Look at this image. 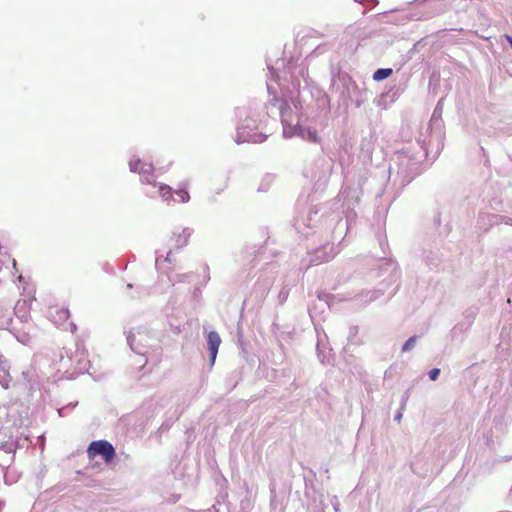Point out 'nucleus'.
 <instances>
[{
  "label": "nucleus",
  "instance_id": "12",
  "mask_svg": "<svg viewBox=\"0 0 512 512\" xmlns=\"http://www.w3.org/2000/svg\"><path fill=\"white\" fill-rule=\"evenodd\" d=\"M308 140L312 141L314 143H318L320 141V139H319V137L317 135V132L315 130L308 132Z\"/></svg>",
  "mask_w": 512,
  "mask_h": 512
},
{
  "label": "nucleus",
  "instance_id": "13",
  "mask_svg": "<svg viewBox=\"0 0 512 512\" xmlns=\"http://www.w3.org/2000/svg\"><path fill=\"white\" fill-rule=\"evenodd\" d=\"M440 374V369L438 368H433L430 372H429V377L432 381H435L438 376Z\"/></svg>",
  "mask_w": 512,
  "mask_h": 512
},
{
  "label": "nucleus",
  "instance_id": "9",
  "mask_svg": "<svg viewBox=\"0 0 512 512\" xmlns=\"http://www.w3.org/2000/svg\"><path fill=\"white\" fill-rule=\"evenodd\" d=\"M416 339H417V337H416V336H412V337H410V338L405 342V344L403 345V347H402V351H403V352H407V351L411 350V349L415 346Z\"/></svg>",
  "mask_w": 512,
  "mask_h": 512
},
{
  "label": "nucleus",
  "instance_id": "2",
  "mask_svg": "<svg viewBox=\"0 0 512 512\" xmlns=\"http://www.w3.org/2000/svg\"><path fill=\"white\" fill-rule=\"evenodd\" d=\"M191 234L192 233L189 228H177L173 232V235L171 237V249L169 250L165 258L167 262H172V255L174 252H178L188 245Z\"/></svg>",
  "mask_w": 512,
  "mask_h": 512
},
{
  "label": "nucleus",
  "instance_id": "16",
  "mask_svg": "<svg viewBox=\"0 0 512 512\" xmlns=\"http://www.w3.org/2000/svg\"><path fill=\"white\" fill-rule=\"evenodd\" d=\"M146 195H148V196L152 197V196L154 195V193H152V192H146Z\"/></svg>",
  "mask_w": 512,
  "mask_h": 512
},
{
  "label": "nucleus",
  "instance_id": "4",
  "mask_svg": "<svg viewBox=\"0 0 512 512\" xmlns=\"http://www.w3.org/2000/svg\"><path fill=\"white\" fill-rule=\"evenodd\" d=\"M207 344L209 350L210 364L214 365L219 346L221 344V338L219 334L215 331H210L207 335Z\"/></svg>",
  "mask_w": 512,
  "mask_h": 512
},
{
  "label": "nucleus",
  "instance_id": "1",
  "mask_svg": "<svg viewBox=\"0 0 512 512\" xmlns=\"http://www.w3.org/2000/svg\"><path fill=\"white\" fill-rule=\"evenodd\" d=\"M86 452L89 460L100 456L105 464H111L116 458L115 448L107 440L92 441Z\"/></svg>",
  "mask_w": 512,
  "mask_h": 512
},
{
  "label": "nucleus",
  "instance_id": "11",
  "mask_svg": "<svg viewBox=\"0 0 512 512\" xmlns=\"http://www.w3.org/2000/svg\"><path fill=\"white\" fill-rule=\"evenodd\" d=\"M28 306V301L26 299H20L16 302L15 310L18 313L21 310H25Z\"/></svg>",
  "mask_w": 512,
  "mask_h": 512
},
{
  "label": "nucleus",
  "instance_id": "3",
  "mask_svg": "<svg viewBox=\"0 0 512 512\" xmlns=\"http://www.w3.org/2000/svg\"><path fill=\"white\" fill-rule=\"evenodd\" d=\"M129 168L132 172L139 173L142 176V182L156 186L154 179V167L149 162H144L139 158H132L129 161Z\"/></svg>",
  "mask_w": 512,
  "mask_h": 512
},
{
  "label": "nucleus",
  "instance_id": "10",
  "mask_svg": "<svg viewBox=\"0 0 512 512\" xmlns=\"http://www.w3.org/2000/svg\"><path fill=\"white\" fill-rule=\"evenodd\" d=\"M176 195L179 198V201L185 203L189 200V193L185 189H179L176 191Z\"/></svg>",
  "mask_w": 512,
  "mask_h": 512
},
{
  "label": "nucleus",
  "instance_id": "15",
  "mask_svg": "<svg viewBox=\"0 0 512 512\" xmlns=\"http://www.w3.org/2000/svg\"><path fill=\"white\" fill-rule=\"evenodd\" d=\"M506 39L508 40L509 44L511 45L512 47V37L509 36V35H505Z\"/></svg>",
  "mask_w": 512,
  "mask_h": 512
},
{
  "label": "nucleus",
  "instance_id": "6",
  "mask_svg": "<svg viewBox=\"0 0 512 512\" xmlns=\"http://www.w3.org/2000/svg\"><path fill=\"white\" fill-rule=\"evenodd\" d=\"M391 74H392L391 68H381L374 72L373 79L375 81H382V80L388 78L389 76H391Z\"/></svg>",
  "mask_w": 512,
  "mask_h": 512
},
{
  "label": "nucleus",
  "instance_id": "8",
  "mask_svg": "<svg viewBox=\"0 0 512 512\" xmlns=\"http://www.w3.org/2000/svg\"><path fill=\"white\" fill-rule=\"evenodd\" d=\"M154 188H158L157 192L159 193V195L165 199V200H169L171 197H172V192H171V188L167 185H163V184H157L156 183V186L153 185Z\"/></svg>",
  "mask_w": 512,
  "mask_h": 512
},
{
  "label": "nucleus",
  "instance_id": "17",
  "mask_svg": "<svg viewBox=\"0 0 512 512\" xmlns=\"http://www.w3.org/2000/svg\"><path fill=\"white\" fill-rule=\"evenodd\" d=\"M10 319H11V317H10V313H8V315H7V319H6V322H8Z\"/></svg>",
  "mask_w": 512,
  "mask_h": 512
},
{
  "label": "nucleus",
  "instance_id": "5",
  "mask_svg": "<svg viewBox=\"0 0 512 512\" xmlns=\"http://www.w3.org/2000/svg\"><path fill=\"white\" fill-rule=\"evenodd\" d=\"M49 316L55 323L62 324L68 320L70 313L67 308L54 305L49 308Z\"/></svg>",
  "mask_w": 512,
  "mask_h": 512
},
{
  "label": "nucleus",
  "instance_id": "7",
  "mask_svg": "<svg viewBox=\"0 0 512 512\" xmlns=\"http://www.w3.org/2000/svg\"><path fill=\"white\" fill-rule=\"evenodd\" d=\"M291 108L289 106V104L287 102H284L283 105L281 106L280 108V114H281V118H282V122L284 123H289L291 122Z\"/></svg>",
  "mask_w": 512,
  "mask_h": 512
},
{
  "label": "nucleus",
  "instance_id": "14",
  "mask_svg": "<svg viewBox=\"0 0 512 512\" xmlns=\"http://www.w3.org/2000/svg\"><path fill=\"white\" fill-rule=\"evenodd\" d=\"M6 434L4 433L2 427L0 426V446H3L6 442Z\"/></svg>",
  "mask_w": 512,
  "mask_h": 512
}]
</instances>
